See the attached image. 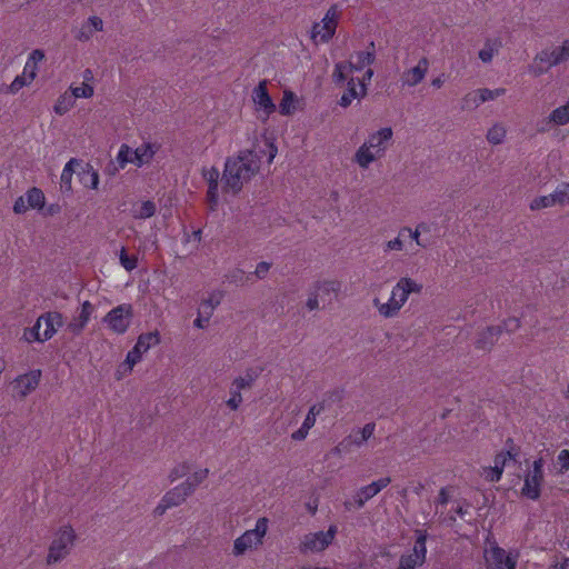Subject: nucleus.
<instances>
[{"label": "nucleus", "mask_w": 569, "mask_h": 569, "mask_svg": "<svg viewBox=\"0 0 569 569\" xmlns=\"http://www.w3.org/2000/svg\"><path fill=\"white\" fill-rule=\"evenodd\" d=\"M260 167L261 158L253 150L244 149L229 157L222 173L224 191L239 193L259 173Z\"/></svg>", "instance_id": "f257e3e1"}, {"label": "nucleus", "mask_w": 569, "mask_h": 569, "mask_svg": "<svg viewBox=\"0 0 569 569\" xmlns=\"http://www.w3.org/2000/svg\"><path fill=\"white\" fill-rule=\"evenodd\" d=\"M422 291L423 284L421 282L409 276H403L391 288L389 299L386 302L375 298L372 305L380 317L385 319L396 318L407 303L410 295H421Z\"/></svg>", "instance_id": "f03ea898"}, {"label": "nucleus", "mask_w": 569, "mask_h": 569, "mask_svg": "<svg viewBox=\"0 0 569 569\" xmlns=\"http://www.w3.org/2000/svg\"><path fill=\"white\" fill-rule=\"evenodd\" d=\"M393 138V130L390 127L380 128L365 139L356 150L352 161L362 170L385 157Z\"/></svg>", "instance_id": "7ed1b4c3"}, {"label": "nucleus", "mask_w": 569, "mask_h": 569, "mask_svg": "<svg viewBox=\"0 0 569 569\" xmlns=\"http://www.w3.org/2000/svg\"><path fill=\"white\" fill-rule=\"evenodd\" d=\"M77 538V532L71 525L66 523L58 527L53 531L48 547L46 563L52 566L64 560L71 553Z\"/></svg>", "instance_id": "20e7f679"}, {"label": "nucleus", "mask_w": 569, "mask_h": 569, "mask_svg": "<svg viewBox=\"0 0 569 569\" xmlns=\"http://www.w3.org/2000/svg\"><path fill=\"white\" fill-rule=\"evenodd\" d=\"M375 58V44L371 42L367 50L355 52L346 62L336 63L332 73L335 82L341 83L349 77H352V73L356 71L371 69L370 66L373 63Z\"/></svg>", "instance_id": "39448f33"}, {"label": "nucleus", "mask_w": 569, "mask_h": 569, "mask_svg": "<svg viewBox=\"0 0 569 569\" xmlns=\"http://www.w3.org/2000/svg\"><path fill=\"white\" fill-rule=\"evenodd\" d=\"M483 558L488 569H516L519 553L507 552L498 546L493 536L488 533L485 540Z\"/></svg>", "instance_id": "423d86ee"}, {"label": "nucleus", "mask_w": 569, "mask_h": 569, "mask_svg": "<svg viewBox=\"0 0 569 569\" xmlns=\"http://www.w3.org/2000/svg\"><path fill=\"white\" fill-rule=\"evenodd\" d=\"M569 59V41H563L560 46L540 51L528 67L529 72L539 77L546 73L551 67H555Z\"/></svg>", "instance_id": "0eeeda50"}, {"label": "nucleus", "mask_w": 569, "mask_h": 569, "mask_svg": "<svg viewBox=\"0 0 569 569\" xmlns=\"http://www.w3.org/2000/svg\"><path fill=\"white\" fill-rule=\"evenodd\" d=\"M267 531L268 519L264 517L259 518L253 529L244 531L234 540L232 553L238 557L246 552L258 550L263 543Z\"/></svg>", "instance_id": "6e6552de"}, {"label": "nucleus", "mask_w": 569, "mask_h": 569, "mask_svg": "<svg viewBox=\"0 0 569 569\" xmlns=\"http://www.w3.org/2000/svg\"><path fill=\"white\" fill-rule=\"evenodd\" d=\"M340 18V12L336 4H332L325 13L320 22L313 23L310 32L311 40L315 43L329 42L335 33Z\"/></svg>", "instance_id": "1a4fd4ad"}, {"label": "nucleus", "mask_w": 569, "mask_h": 569, "mask_svg": "<svg viewBox=\"0 0 569 569\" xmlns=\"http://www.w3.org/2000/svg\"><path fill=\"white\" fill-rule=\"evenodd\" d=\"M428 533L423 529L415 530V543L410 552L403 553L399 559L397 569H416L426 562Z\"/></svg>", "instance_id": "9d476101"}, {"label": "nucleus", "mask_w": 569, "mask_h": 569, "mask_svg": "<svg viewBox=\"0 0 569 569\" xmlns=\"http://www.w3.org/2000/svg\"><path fill=\"white\" fill-rule=\"evenodd\" d=\"M132 307L129 303L120 305L111 309L102 319L107 328L117 335L124 333L132 320Z\"/></svg>", "instance_id": "9b49d317"}, {"label": "nucleus", "mask_w": 569, "mask_h": 569, "mask_svg": "<svg viewBox=\"0 0 569 569\" xmlns=\"http://www.w3.org/2000/svg\"><path fill=\"white\" fill-rule=\"evenodd\" d=\"M373 77V70L367 69L361 79L349 77L347 82V91L341 96L339 104L343 108L349 107L353 100L362 99L367 96L368 84Z\"/></svg>", "instance_id": "f8f14e48"}, {"label": "nucleus", "mask_w": 569, "mask_h": 569, "mask_svg": "<svg viewBox=\"0 0 569 569\" xmlns=\"http://www.w3.org/2000/svg\"><path fill=\"white\" fill-rule=\"evenodd\" d=\"M337 531V527L332 525L328 528L327 531L310 532L305 535L301 539L300 550L306 553L323 551L332 543Z\"/></svg>", "instance_id": "ddd939ff"}, {"label": "nucleus", "mask_w": 569, "mask_h": 569, "mask_svg": "<svg viewBox=\"0 0 569 569\" xmlns=\"http://www.w3.org/2000/svg\"><path fill=\"white\" fill-rule=\"evenodd\" d=\"M543 466L542 458H538L532 462L531 468L525 475V483L522 487V495L526 498H539L540 488L543 482Z\"/></svg>", "instance_id": "4468645a"}, {"label": "nucleus", "mask_w": 569, "mask_h": 569, "mask_svg": "<svg viewBox=\"0 0 569 569\" xmlns=\"http://www.w3.org/2000/svg\"><path fill=\"white\" fill-rule=\"evenodd\" d=\"M267 86V80L260 81L258 86L253 88L251 94L254 110L262 120H267L277 109V106L268 92Z\"/></svg>", "instance_id": "2eb2a0df"}, {"label": "nucleus", "mask_w": 569, "mask_h": 569, "mask_svg": "<svg viewBox=\"0 0 569 569\" xmlns=\"http://www.w3.org/2000/svg\"><path fill=\"white\" fill-rule=\"evenodd\" d=\"M141 154L138 148L133 149L127 143H122L118 150V153L107 167L106 172L110 176H114L120 170L124 169L129 163L140 164Z\"/></svg>", "instance_id": "dca6fc26"}, {"label": "nucleus", "mask_w": 569, "mask_h": 569, "mask_svg": "<svg viewBox=\"0 0 569 569\" xmlns=\"http://www.w3.org/2000/svg\"><path fill=\"white\" fill-rule=\"evenodd\" d=\"M40 379L41 370H30L14 378L12 389L19 398L23 399L38 388Z\"/></svg>", "instance_id": "f3484780"}, {"label": "nucleus", "mask_w": 569, "mask_h": 569, "mask_svg": "<svg viewBox=\"0 0 569 569\" xmlns=\"http://www.w3.org/2000/svg\"><path fill=\"white\" fill-rule=\"evenodd\" d=\"M375 429V423L365 425L356 435H350L341 440L331 452L335 455H341L343 452H349L352 446L361 447L373 436Z\"/></svg>", "instance_id": "a211bd4d"}, {"label": "nucleus", "mask_w": 569, "mask_h": 569, "mask_svg": "<svg viewBox=\"0 0 569 569\" xmlns=\"http://www.w3.org/2000/svg\"><path fill=\"white\" fill-rule=\"evenodd\" d=\"M512 459L510 451H501L495 456L492 466L481 467L479 476L487 482H497L501 479L507 462Z\"/></svg>", "instance_id": "6ab92c4d"}, {"label": "nucleus", "mask_w": 569, "mask_h": 569, "mask_svg": "<svg viewBox=\"0 0 569 569\" xmlns=\"http://www.w3.org/2000/svg\"><path fill=\"white\" fill-rule=\"evenodd\" d=\"M429 60L422 57L415 67L406 69L401 74L402 87L413 88L420 84L429 71Z\"/></svg>", "instance_id": "aec40b11"}, {"label": "nucleus", "mask_w": 569, "mask_h": 569, "mask_svg": "<svg viewBox=\"0 0 569 569\" xmlns=\"http://www.w3.org/2000/svg\"><path fill=\"white\" fill-rule=\"evenodd\" d=\"M94 312V306L86 300L81 303L78 315H76L67 325V330L73 336H79L89 323Z\"/></svg>", "instance_id": "412c9836"}, {"label": "nucleus", "mask_w": 569, "mask_h": 569, "mask_svg": "<svg viewBox=\"0 0 569 569\" xmlns=\"http://www.w3.org/2000/svg\"><path fill=\"white\" fill-rule=\"evenodd\" d=\"M209 470L207 468L198 469L187 477V479L179 486L174 487L173 495L176 498H184L191 496L196 488L202 483L208 477Z\"/></svg>", "instance_id": "4be33fe9"}, {"label": "nucleus", "mask_w": 569, "mask_h": 569, "mask_svg": "<svg viewBox=\"0 0 569 569\" xmlns=\"http://www.w3.org/2000/svg\"><path fill=\"white\" fill-rule=\"evenodd\" d=\"M42 330V340L48 341L63 325V316L58 311H49L39 317Z\"/></svg>", "instance_id": "5701e85b"}, {"label": "nucleus", "mask_w": 569, "mask_h": 569, "mask_svg": "<svg viewBox=\"0 0 569 569\" xmlns=\"http://www.w3.org/2000/svg\"><path fill=\"white\" fill-rule=\"evenodd\" d=\"M103 28L104 22L100 17L96 14L89 16L86 19V21H83L79 30L76 32L74 38L79 42L90 41L93 38L94 33L102 32Z\"/></svg>", "instance_id": "b1692460"}, {"label": "nucleus", "mask_w": 569, "mask_h": 569, "mask_svg": "<svg viewBox=\"0 0 569 569\" xmlns=\"http://www.w3.org/2000/svg\"><path fill=\"white\" fill-rule=\"evenodd\" d=\"M502 332L501 326H490L479 331L475 340L478 350L490 351L499 340Z\"/></svg>", "instance_id": "393cba45"}, {"label": "nucleus", "mask_w": 569, "mask_h": 569, "mask_svg": "<svg viewBox=\"0 0 569 569\" xmlns=\"http://www.w3.org/2000/svg\"><path fill=\"white\" fill-rule=\"evenodd\" d=\"M203 178L208 183L207 199L210 203V208L213 210L219 201L220 172L216 167H211L203 171Z\"/></svg>", "instance_id": "a878e982"}, {"label": "nucleus", "mask_w": 569, "mask_h": 569, "mask_svg": "<svg viewBox=\"0 0 569 569\" xmlns=\"http://www.w3.org/2000/svg\"><path fill=\"white\" fill-rule=\"evenodd\" d=\"M310 289L319 297L321 302H325L330 300L332 296L337 297L339 295L341 284L337 280H318L313 282Z\"/></svg>", "instance_id": "bb28decb"}, {"label": "nucleus", "mask_w": 569, "mask_h": 569, "mask_svg": "<svg viewBox=\"0 0 569 569\" xmlns=\"http://www.w3.org/2000/svg\"><path fill=\"white\" fill-rule=\"evenodd\" d=\"M278 109L281 116H292L295 112L302 109L301 99L293 91L286 89L283 90Z\"/></svg>", "instance_id": "cd10ccee"}, {"label": "nucleus", "mask_w": 569, "mask_h": 569, "mask_svg": "<svg viewBox=\"0 0 569 569\" xmlns=\"http://www.w3.org/2000/svg\"><path fill=\"white\" fill-rule=\"evenodd\" d=\"M44 59L46 54L42 49H33L26 60L22 72L34 81L39 72V66Z\"/></svg>", "instance_id": "c85d7f7f"}, {"label": "nucleus", "mask_w": 569, "mask_h": 569, "mask_svg": "<svg viewBox=\"0 0 569 569\" xmlns=\"http://www.w3.org/2000/svg\"><path fill=\"white\" fill-rule=\"evenodd\" d=\"M222 299L223 292L220 290H214L208 293V296L200 301L198 310L203 312L204 316L212 317L216 308L221 303Z\"/></svg>", "instance_id": "c756f323"}, {"label": "nucleus", "mask_w": 569, "mask_h": 569, "mask_svg": "<svg viewBox=\"0 0 569 569\" xmlns=\"http://www.w3.org/2000/svg\"><path fill=\"white\" fill-rule=\"evenodd\" d=\"M80 164V160L77 158H71L63 167L61 176H60V186L64 192L72 191V177L74 173V168Z\"/></svg>", "instance_id": "7c9ffc66"}, {"label": "nucleus", "mask_w": 569, "mask_h": 569, "mask_svg": "<svg viewBox=\"0 0 569 569\" xmlns=\"http://www.w3.org/2000/svg\"><path fill=\"white\" fill-rule=\"evenodd\" d=\"M507 127L502 122H495L486 133V139L491 146H499L506 141Z\"/></svg>", "instance_id": "2f4dec72"}, {"label": "nucleus", "mask_w": 569, "mask_h": 569, "mask_svg": "<svg viewBox=\"0 0 569 569\" xmlns=\"http://www.w3.org/2000/svg\"><path fill=\"white\" fill-rule=\"evenodd\" d=\"M391 482V479L389 477H382L379 478L376 481H372L371 483L360 488L359 490V497L360 498H373L378 493L381 492L382 489L387 488Z\"/></svg>", "instance_id": "473e14b6"}, {"label": "nucleus", "mask_w": 569, "mask_h": 569, "mask_svg": "<svg viewBox=\"0 0 569 569\" xmlns=\"http://www.w3.org/2000/svg\"><path fill=\"white\" fill-rule=\"evenodd\" d=\"M76 106L74 97L66 90L56 100L53 104V112L57 116H64Z\"/></svg>", "instance_id": "72a5a7b5"}, {"label": "nucleus", "mask_w": 569, "mask_h": 569, "mask_svg": "<svg viewBox=\"0 0 569 569\" xmlns=\"http://www.w3.org/2000/svg\"><path fill=\"white\" fill-rule=\"evenodd\" d=\"M548 122L560 127L569 123V99L565 104L557 107L548 117Z\"/></svg>", "instance_id": "f704fd0d"}, {"label": "nucleus", "mask_w": 569, "mask_h": 569, "mask_svg": "<svg viewBox=\"0 0 569 569\" xmlns=\"http://www.w3.org/2000/svg\"><path fill=\"white\" fill-rule=\"evenodd\" d=\"M30 209L41 210L46 204V197L41 189L33 187L24 193Z\"/></svg>", "instance_id": "c9c22d12"}, {"label": "nucleus", "mask_w": 569, "mask_h": 569, "mask_svg": "<svg viewBox=\"0 0 569 569\" xmlns=\"http://www.w3.org/2000/svg\"><path fill=\"white\" fill-rule=\"evenodd\" d=\"M500 47V41L490 39L487 40L478 53L479 59L483 63H490L493 60L495 56L498 54Z\"/></svg>", "instance_id": "e433bc0d"}, {"label": "nucleus", "mask_w": 569, "mask_h": 569, "mask_svg": "<svg viewBox=\"0 0 569 569\" xmlns=\"http://www.w3.org/2000/svg\"><path fill=\"white\" fill-rule=\"evenodd\" d=\"M80 181L86 188L97 190L99 186V173L92 166L87 164L80 172Z\"/></svg>", "instance_id": "4c0bfd02"}, {"label": "nucleus", "mask_w": 569, "mask_h": 569, "mask_svg": "<svg viewBox=\"0 0 569 569\" xmlns=\"http://www.w3.org/2000/svg\"><path fill=\"white\" fill-rule=\"evenodd\" d=\"M558 206L553 191L549 194L535 197L530 203L531 211H539Z\"/></svg>", "instance_id": "58836bf2"}, {"label": "nucleus", "mask_w": 569, "mask_h": 569, "mask_svg": "<svg viewBox=\"0 0 569 569\" xmlns=\"http://www.w3.org/2000/svg\"><path fill=\"white\" fill-rule=\"evenodd\" d=\"M39 318L36 320L34 325L30 328H26L23 330L22 339L28 343L40 342L43 343L42 340V331Z\"/></svg>", "instance_id": "ea45409f"}, {"label": "nucleus", "mask_w": 569, "mask_h": 569, "mask_svg": "<svg viewBox=\"0 0 569 569\" xmlns=\"http://www.w3.org/2000/svg\"><path fill=\"white\" fill-rule=\"evenodd\" d=\"M68 91L77 99H90L94 94V88L87 83L82 82L80 86H70Z\"/></svg>", "instance_id": "a19ab883"}, {"label": "nucleus", "mask_w": 569, "mask_h": 569, "mask_svg": "<svg viewBox=\"0 0 569 569\" xmlns=\"http://www.w3.org/2000/svg\"><path fill=\"white\" fill-rule=\"evenodd\" d=\"M33 80L22 72L21 74H18L7 87V92L10 94H17L22 88L30 86Z\"/></svg>", "instance_id": "79ce46f5"}, {"label": "nucleus", "mask_w": 569, "mask_h": 569, "mask_svg": "<svg viewBox=\"0 0 569 569\" xmlns=\"http://www.w3.org/2000/svg\"><path fill=\"white\" fill-rule=\"evenodd\" d=\"M428 231V226L423 222L418 223L415 229L410 227H403L400 229V234H405V232L409 233V237L417 243L419 247H425V244L420 240V236L422 232Z\"/></svg>", "instance_id": "37998d69"}, {"label": "nucleus", "mask_w": 569, "mask_h": 569, "mask_svg": "<svg viewBox=\"0 0 569 569\" xmlns=\"http://www.w3.org/2000/svg\"><path fill=\"white\" fill-rule=\"evenodd\" d=\"M559 207L569 204V182H561L553 190Z\"/></svg>", "instance_id": "c03bdc74"}, {"label": "nucleus", "mask_w": 569, "mask_h": 569, "mask_svg": "<svg viewBox=\"0 0 569 569\" xmlns=\"http://www.w3.org/2000/svg\"><path fill=\"white\" fill-rule=\"evenodd\" d=\"M477 92H478V97H479V100L481 101V103H485L487 101H491V100H495L501 96H503L506 93V89L503 88H497V89H487V88H481V89H477Z\"/></svg>", "instance_id": "a18cd8bd"}, {"label": "nucleus", "mask_w": 569, "mask_h": 569, "mask_svg": "<svg viewBox=\"0 0 569 569\" xmlns=\"http://www.w3.org/2000/svg\"><path fill=\"white\" fill-rule=\"evenodd\" d=\"M402 237L403 234H400L399 231L397 237L386 241L382 246L383 252L389 253L392 251H402L405 249V241Z\"/></svg>", "instance_id": "49530a36"}, {"label": "nucleus", "mask_w": 569, "mask_h": 569, "mask_svg": "<svg viewBox=\"0 0 569 569\" xmlns=\"http://www.w3.org/2000/svg\"><path fill=\"white\" fill-rule=\"evenodd\" d=\"M142 345V336L138 337L134 348L128 352L126 362L132 367L141 360L140 346Z\"/></svg>", "instance_id": "de8ad7c7"}, {"label": "nucleus", "mask_w": 569, "mask_h": 569, "mask_svg": "<svg viewBox=\"0 0 569 569\" xmlns=\"http://www.w3.org/2000/svg\"><path fill=\"white\" fill-rule=\"evenodd\" d=\"M481 103L478 97L477 90L468 92L462 99V108L465 109H475L478 108Z\"/></svg>", "instance_id": "09e8293b"}, {"label": "nucleus", "mask_w": 569, "mask_h": 569, "mask_svg": "<svg viewBox=\"0 0 569 569\" xmlns=\"http://www.w3.org/2000/svg\"><path fill=\"white\" fill-rule=\"evenodd\" d=\"M230 398L226 401L229 409L236 411L241 406L243 399L241 392L230 387Z\"/></svg>", "instance_id": "8fccbe9b"}, {"label": "nucleus", "mask_w": 569, "mask_h": 569, "mask_svg": "<svg viewBox=\"0 0 569 569\" xmlns=\"http://www.w3.org/2000/svg\"><path fill=\"white\" fill-rule=\"evenodd\" d=\"M189 471L190 466L188 462H179L171 469L169 477L171 480H177L187 476Z\"/></svg>", "instance_id": "3c124183"}, {"label": "nucleus", "mask_w": 569, "mask_h": 569, "mask_svg": "<svg viewBox=\"0 0 569 569\" xmlns=\"http://www.w3.org/2000/svg\"><path fill=\"white\" fill-rule=\"evenodd\" d=\"M556 467H558L561 473L569 470V450L562 449L556 460Z\"/></svg>", "instance_id": "603ef678"}, {"label": "nucleus", "mask_w": 569, "mask_h": 569, "mask_svg": "<svg viewBox=\"0 0 569 569\" xmlns=\"http://www.w3.org/2000/svg\"><path fill=\"white\" fill-rule=\"evenodd\" d=\"M320 411H321L320 408H318L317 406H312L309 409V411L302 422V426H305L306 428H308L310 430L315 426L317 416L320 413Z\"/></svg>", "instance_id": "864d4df0"}, {"label": "nucleus", "mask_w": 569, "mask_h": 569, "mask_svg": "<svg viewBox=\"0 0 569 569\" xmlns=\"http://www.w3.org/2000/svg\"><path fill=\"white\" fill-rule=\"evenodd\" d=\"M253 379L251 377H237L231 383V388L241 392V390L251 387Z\"/></svg>", "instance_id": "5fc2aeb1"}, {"label": "nucleus", "mask_w": 569, "mask_h": 569, "mask_svg": "<svg viewBox=\"0 0 569 569\" xmlns=\"http://www.w3.org/2000/svg\"><path fill=\"white\" fill-rule=\"evenodd\" d=\"M271 262H268V261H261L259 262L257 266H256V269H254V276L262 280V279H266L270 269H271Z\"/></svg>", "instance_id": "6e6d98bb"}, {"label": "nucleus", "mask_w": 569, "mask_h": 569, "mask_svg": "<svg viewBox=\"0 0 569 569\" xmlns=\"http://www.w3.org/2000/svg\"><path fill=\"white\" fill-rule=\"evenodd\" d=\"M423 490H425L423 486L418 482V483H412L411 486L403 488L402 490H398L396 493L403 495V496H410V495L421 496V495H423Z\"/></svg>", "instance_id": "4d7b16f0"}, {"label": "nucleus", "mask_w": 569, "mask_h": 569, "mask_svg": "<svg viewBox=\"0 0 569 569\" xmlns=\"http://www.w3.org/2000/svg\"><path fill=\"white\" fill-rule=\"evenodd\" d=\"M320 302L321 300L319 299V297L315 292H312L311 289H309L308 298L306 300V308L309 311L318 310L320 309Z\"/></svg>", "instance_id": "13d9d810"}, {"label": "nucleus", "mask_w": 569, "mask_h": 569, "mask_svg": "<svg viewBox=\"0 0 569 569\" xmlns=\"http://www.w3.org/2000/svg\"><path fill=\"white\" fill-rule=\"evenodd\" d=\"M30 207L28 206V202L24 198V196H20L16 199L13 203V212L17 214H23L26 213Z\"/></svg>", "instance_id": "bf43d9fd"}, {"label": "nucleus", "mask_w": 569, "mask_h": 569, "mask_svg": "<svg viewBox=\"0 0 569 569\" xmlns=\"http://www.w3.org/2000/svg\"><path fill=\"white\" fill-rule=\"evenodd\" d=\"M120 261L126 270H132L137 267V258L133 256L129 257L124 250L121 251Z\"/></svg>", "instance_id": "052dcab7"}, {"label": "nucleus", "mask_w": 569, "mask_h": 569, "mask_svg": "<svg viewBox=\"0 0 569 569\" xmlns=\"http://www.w3.org/2000/svg\"><path fill=\"white\" fill-rule=\"evenodd\" d=\"M502 330L507 332H515L520 328V320L516 317L508 318L503 321Z\"/></svg>", "instance_id": "680f3d73"}, {"label": "nucleus", "mask_w": 569, "mask_h": 569, "mask_svg": "<svg viewBox=\"0 0 569 569\" xmlns=\"http://www.w3.org/2000/svg\"><path fill=\"white\" fill-rule=\"evenodd\" d=\"M160 342V336L158 331L144 335V351L151 347L157 346Z\"/></svg>", "instance_id": "e2e57ef3"}, {"label": "nucleus", "mask_w": 569, "mask_h": 569, "mask_svg": "<svg viewBox=\"0 0 569 569\" xmlns=\"http://www.w3.org/2000/svg\"><path fill=\"white\" fill-rule=\"evenodd\" d=\"M210 319H211V316H204L203 312L198 310V315L193 321V325H194V327H197L199 329H203L208 326Z\"/></svg>", "instance_id": "0e129e2a"}, {"label": "nucleus", "mask_w": 569, "mask_h": 569, "mask_svg": "<svg viewBox=\"0 0 569 569\" xmlns=\"http://www.w3.org/2000/svg\"><path fill=\"white\" fill-rule=\"evenodd\" d=\"M309 429L301 425L299 429L291 433V439L295 441H302L308 437Z\"/></svg>", "instance_id": "69168bd1"}, {"label": "nucleus", "mask_w": 569, "mask_h": 569, "mask_svg": "<svg viewBox=\"0 0 569 569\" xmlns=\"http://www.w3.org/2000/svg\"><path fill=\"white\" fill-rule=\"evenodd\" d=\"M160 149V144L158 143H148L144 144V162L148 159H151Z\"/></svg>", "instance_id": "338daca9"}, {"label": "nucleus", "mask_w": 569, "mask_h": 569, "mask_svg": "<svg viewBox=\"0 0 569 569\" xmlns=\"http://www.w3.org/2000/svg\"><path fill=\"white\" fill-rule=\"evenodd\" d=\"M132 366L127 363L126 361H123L119 368H118V371H117V379H121L123 376L128 375L131 372L132 370Z\"/></svg>", "instance_id": "774afa93"}]
</instances>
